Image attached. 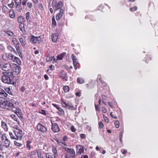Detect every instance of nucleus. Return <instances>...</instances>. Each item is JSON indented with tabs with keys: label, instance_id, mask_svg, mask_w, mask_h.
<instances>
[{
	"label": "nucleus",
	"instance_id": "obj_1",
	"mask_svg": "<svg viewBox=\"0 0 158 158\" xmlns=\"http://www.w3.org/2000/svg\"><path fill=\"white\" fill-rule=\"evenodd\" d=\"M16 102L13 99H11L10 101L2 102L0 104V107L4 109H7L16 114H20L21 113V110L19 107L16 106Z\"/></svg>",
	"mask_w": 158,
	"mask_h": 158
},
{
	"label": "nucleus",
	"instance_id": "obj_2",
	"mask_svg": "<svg viewBox=\"0 0 158 158\" xmlns=\"http://www.w3.org/2000/svg\"><path fill=\"white\" fill-rule=\"evenodd\" d=\"M3 75L2 76V80L6 83L13 84L14 83V76L11 72H3Z\"/></svg>",
	"mask_w": 158,
	"mask_h": 158
},
{
	"label": "nucleus",
	"instance_id": "obj_3",
	"mask_svg": "<svg viewBox=\"0 0 158 158\" xmlns=\"http://www.w3.org/2000/svg\"><path fill=\"white\" fill-rule=\"evenodd\" d=\"M13 132L15 136H13V134L12 132H9V135L11 138L13 139L21 140L23 135V133L22 130L21 129H14Z\"/></svg>",
	"mask_w": 158,
	"mask_h": 158
},
{
	"label": "nucleus",
	"instance_id": "obj_4",
	"mask_svg": "<svg viewBox=\"0 0 158 158\" xmlns=\"http://www.w3.org/2000/svg\"><path fill=\"white\" fill-rule=\"evenodd\" d=\"M7 56V59L12 60L13 62H16L19 65L21 64V61L20 59L19 58L15 56L11 53H9L8 54H6L5 55L3 56V59H4L5 56Z\"/></svg>",
	"mask_w": 158,
	"mask_h": 158
},
{
	"label": "nucleus",
	"instance_id": "obj_5",
	"mask_svg": "<svg viewBox=\"0 0 158 158\" xmlns=\"http://www.w3.org/2000/svg\"><path fill=\"white\" fill-rule=\"evenodd\" d=\"M63 148L67 152L65 156L66 157H71L72 158H75V152L73 149L66 147H63Z\"/></svg>",
	"mask_w": 158,
	"mask_h": 158
},
{
	"label": "nucleus",
	"instance_id": "obj_6",
	"mask_svg": "<svg viewBox=\"0 0 158 158\" xmlns=\"http://www.w3.org/2000/svg\"><path fill=\"white\" fill-rule=\"evenodd\" d=\"M30 42L33 44H36L39 43L41 40V38L40 36L38 37L32 35H31L29 37Z\"/></svg>",
	"mask_w": 158,
	"mask_h": 158
},
{
	"label": "nucleus",
	"instance_id": "obj_7",
	"mask_svg": "<svg viewBox=\"0 0 158 158\" xmlns=\"http://www.w3.org/2000/svg\"><path fill=\"white\" fill-rule=\"evenodd\" d=\"M13 65L14 66L13 68V71L12 73V74L17 75L20 73L21 70V67L19 65L15 64H13Z\"/></svg>",
	"mask_w": 158,
	"mask_h": 158
},
{
	"label": "nucleus",
	"instance_id": "obj_8",
	"mask_svg": "<svg viewBox=\"0 0 158 158\" xmlns=\"http://www.w3.org/2000/svg\"><path fill=\"white\" fill-rule=\"evenodd\" d=\"M56 1L53 0L52 3V6L54 7L56 10H57L61 8L63 6V2L61 1H60L58 3H56Z\"/></svg>",
	"mask_w": 158,
	"mask_h": 158
},
{
	"label": "nucleus",
	"instance_id": "obj_9",
	"mask_svg": "<svg viewBox=\"0 0 158 158\" xmlns=\"http://www.w3.org/2000/svg\"><path fill=\"white\" fill-rule=\"evenodd\" d=\"M76 154L77 155L83 153L85 149L84 147L81 145H77L76 147Z\"/></svg>",
	"mask_w": 158,
	"mask_h": 158
},
{
	"label": "nucleus",
	"instance_id": "obj_10",
	"mask_svg": "<svg viewBox=\"0 0 158 158\" xmlns=\"http://www.w3.org/2000/svg\"><path fill=\"white\" fill-rule=\"evenodd\" d=\"M37 129L38 131L43 132H46L47 131V128L41 124L39 123L37 126Z\"/></svg>",
	"mask_w": 158,
	"mask_h": 158
},
{
	"label": "nucleus",
	"instance_id": "obj_11",
	"mask_svg": "<svg viewBox=\"0 0 158 158\" xmlns=\"http://www.w3.org/2000/svg\"><path fill=\"white\" fill-rule=\"evenodd\" d=\"M1 66L2 67V70L5 71H9L11 68V65L9 63L4 64L2 66L1 65Z\"/></svg>",
	"mask_w": 158,
	"mask_h": 158
},
{
	"label": "nucleus",
	"instance_id": "obj_12",
	"mask_svg": "<svg viewBox=\"0 0 158 158\" xmlns=\"http://www.w3.org/2000/svg\"><path fill=\"white\" fill-rule=\"evenodd\" d=\"M52 124V130L54 132H58L60 131V128L57 125L56 123H53L51 122Z\"/></svg>",
	"mask_w": 158,
	"mask_h": 158
},
{
	"label": "nucleus",
	"instance_id": "obj_13",
	"mask_svg": "<svg viewBox=\"0 0 158 158\" xmlns=\"http://www.w3.org/2000/svg\"><path fill=\"white\" fill-rule=\"evenodd\" d=\"M71 57L73 61V63L74 66V68L75 70H77V64H79L77 59V58L76 56L73 54L72 55Z\"/></svg>",
	"mask_w": 158,
	"mask_h": 158
},
{
	"label": "nucleus",
	"instance_id": "obj_14",
	"mask_svg": "<svg viewBox=\"0 0 158 158\" xmlns=\"http://www.w3.org/2000/svg\"><path fill=\"white\" fill-rule=\"evenodd\" d=\"M1 127L5 131H8V127L7 124L2 121L1 122Z\"/></svg>",
	"mask_w": 158,
	"mask_h": 158
},
{
	"label": "nucleus",
	"instance_id": "obj_15",
	"mask_svg": "<svg viewBox=\"0 0 158 158\" xmlns=\"http://www.w3.org/2000/svg\"><path fill=\"white\" fill-rule=\"evenodd\" d=\"M3 142L4 143L3 145L4 147L9 149V148L10 147V141L8 139L6 140H4Z\"/></svg>",
	"mask_w": 158,
	"mask_h": 158
},
{
	"label": "nucleus",
	"instance_id": "obj_16",
	"mask_svg": "<svg viewBox=\"0 0 158 158\" xmlns=\"http://www.w3.org/2000/svg\"><path fill=\"white\" fill-rule=\"evenodd\" d=\"M60 13L58 14L56 16V20H59L61 17L64 12V10L62 9H60Z\"/></svg>",
	"mask_w": 158,
	"mask_h": 158
},
{
	"label": "nucleus",
	"instance_id": "obj_17",
	"mask_svg": "<svg viewBox=\"0 0 158 158\" xmlns=\"http://www.w3.org/2000/svg\"><path fill=\"white\" fill-rule=\"evenodd\" d=\"M58 37V35L56 34H53L52 35V40L54 43L56 42Z\"/></svg>",
	"mask_w": 158,
	"mask_h": 158
},
{
	"label": "nucleus",
	"instance_id": "obj_18",
	"mask_svg": "<svg viewBox=\"0 0 158 158\" xmlns=\"http://www.w3.org/2000/svg\"><path fill=\"white\" fill-rule=\"evenodd\" d=\"M18 21L19 23L22 24L23 22H25L26 20L25 18L23 16L21 15L18 17Z\"/></svg>",
	"mask_w": 158,
	"mask_h": 158
},
{
	"label": "nucleus",
	"instance_id": "obj_19",
	"mask_svg": "<svg viewBox=\"0 0 158 158\" xmlns=\"http://www.w3.org/2000/svg\"><path fill=\"white\" fill-rule=\"evenodd\" d=\"M66 74L64 71H62L60 74V76L65 81H67V80L66 78Z\"/></svg>",
	"mask_w": 158,
	"mask_h": 158
},
{
	"label": "nucleus",
	"instance_id": "obj_20",
	"mask_svg": "<svg viewBox=\"0 0 158 158\" xmlns=\"http://www.w3.org/2000/svg\"><path fill=\"white\" fill-rule=\"evenodd\" d=\"M26 18L28 22H30L31 21V19L30 16V13L27 12L25 15Z\"/></svg>",
	"mask_w": 158,
	"mask_h": 158
},
{
	"label": "nucleus",
	"instance_id": "obj_21",
	"mask_svg": "<svg viewBox=\"0 0 158 158\" xmlns=\"http://www.w3.org/2000/svg\"><path fill=\"white\" fill-rule=\"evenodd\" d=\"M10 117H11L13 119L16 121L17 122L18 124H19V123H20L19 121V119L16 115H15V114H12L11 115Z\"/></svg>",
	"mask_w": 158,
	"mask_h": 158
},
{
	"label": "nucleus",
	"instance_id": "obj_22",
	"mask_svg": "<svg viewBox=\"0 0 158 158\" xmlns=\"http://www.w3.org/2000/svg\"><path fill=\"white\" fill-rule=\"evenodd\" d=\"M0 95L5 97H6L8 95V94L5 92L1 88H0Z\"/></svg>",
	"mask_w": 158,
	"mask_h": 158
},
{
	"label": "nucleus",
	"instance_id": "obj_23",
	"mask_svg": "<svg viewBox=\"0 0 158 158\" xmlns=\"http://www.w3.org/2000/svg\"><path fill=\"white\" fill-rule=\"evenodd\" d=\"M19 40L23 46L24 47L25 46L26 42L24 39L22 37H20L19 39Z\"/></svg>",
	"mask_w": 158,
	"mask_h": 158
},
{
	"label": "nucleus",
	"instance_id": "obj_24",
	"mask_svg": "<svg viewBox=\"0 0 158 158\" xmlns=\"http://www.w3.org/2000/svg\"><path fill=\"white\" fill-rule=\"evenodd\" d=\"M9 15L11 18H14L15 17V14L14 10L12 9H11L9 10Z\"/></svg>",
	"mask_w": 158,
	"mask_h": 158
},
{
	"label": "nucleus",
	"instance_id": "obj_25",
	"mask_svg": "<svg viewBox=\"0 0 158 158\" xmlns=\"http://www.w3.org/2000/svg\"><path fill=\"white\" fill-rule=\"evenodd\" d=\"M52 152L53 155L55 156L56 157L58 156V152L56 148L55 147H53L52 148Z\"/></svg>",
	"mask_w": 158,
	"mask_h": 158
},
{
	"label": "nucleus",
	"instance_id": "obj_26",
	"mask_svg": "<svg viewBox=\"0 0 158 158\" xmlns=\"http://www.w3.org/2000/svg\"><path fill=\"white\" fill-rule=\"evenodd\" d=\"M46 157L47 158H56L55 156L51 153H48L46 154Z\"/></svg>",
	"mask_w": 158,
	"mask_h": 158
},
{
	"label": "nucleus",
	"instance_id": "obj_27",
	"mask_svg": "<svg viewBox=\"0 0 158 158\" xmlns=\"http://www.w3.org/2000/svg\"><path fill=\"white\" fill-rule=\"evenodd\" d=\"M0 137L1 138V140L3 142L8 139L5 133L3 134Z\"/></svg>",
	"mask_w": 158,
	"mask_h": 158
},
{
	"label": "nucleus",
	"instance_id": "obj_28",
	"mask_svg": "<svg viewBox=\"0 0 158 158\" xmlns=\"http://www.w3.org/2000/svg\"><path fill=\"white\" fill-rule=\"evenodd\" d=\"M65 53L61 54L57 56L56 60H62L65 55Z\"/></svg>",
	"mask_w": 158,
	"mask_h": 158
},
{
	"label": "nucleus",
	"instance_id": "obj_29",
	"mask_svg": "<svg viewBox=\"0 0 158 158\" xmlns=\"http://www.w3.org/2000/svg\"><path fill=\"white\" fill-rule=\"evenodd\" d=\"M77 82L78 83L81 84L84 82L85 81L82 78L79 77L77 78Z\"/></svg>",
	"mask_w": 158,
	"mask_h": 158
},
{
	"label": "nucleus",
	"instance_id": "obj_30",
	"mask_svg": "<svg viewBox=\"0 0 158 158\" xmlns=\"http://www.w3.org/2000/svg\"><path fill=\"white\" fill-rule=\"evenodd\" d=\"M6 33L10 36L14 37L15 36L14 33L10 31H6Z\"/></svg>",
	"mask_w": 158,
	"mask_h": 158
},
{
	"label": "nucleus",
	"instance_id": "obj_31",
	"mask_svg": "<svg viewBox=\"0 0 158 158\" xmlns=\"http://www.w3.org/2000/svg\"><path fill=\"white\" fill-rule=\"evenodd\" d=\"M5 89L6 91L10 95L12 94L10 87H6L5 88Z\"/></svg>",
	"mask_w": 158,
	"mask_h": 158
},
{
	"label": "nucleus",
	"instance_id": "obj_32",
	"mask_svg": "<svg viewBox=\"0 0 158 158\" xmlns=\"http://www.w3.org/2000/svg\"><path fill=\"white\" fill-rule=\"evenodd\" d=\"M63 90L65 93H67L69 91V88L68 86L65 85L63 87Z\"/></svg>",
	"mask_w": 158,
	"mask_h": 158
},
{
	"label": "nucleus",
	"instance_id": "obj_33",
	"mask_svg": "<svg viewBox=\"0 0 158 158\" xmlns=\"http://www.w3.org/2000/svg\"><path fill=\"white\" fill-rule=\"evenodd\" d=\"M66 108L71 110H73L74 109L73 106L70 103H68Z\"/></svg>",
	"mask_w": 158,
	"mask_h": 158
},
{
	"label": "nucleus",
	"instance_id": "obj_34",
	"mask_svg": "<svg viewBox=\"0 0 158 158\" xmlns=\"http://www.w3.org/2000/svg\"><path fill=\"white\" fill-rule=\"evenodd\" d=\"M7 48L8 50H10L11 52H16L15 50L13 47L10 46H8L7 47Z\"/></svg>",
	"mask_w": 158,
	"mask_h": 158
},
{
	"label": "nucleus",
	"instance_id": "obj_35",
	"mask_svg": "<svg viewBox=\"0 0 158 158\" xmlns=\"http://www.w3.org/2000/svg\"><path fill=\"white\" fill-rule=\"evenodd\" d=\"M31 143V141L29 140H27L26 142V147L28 148L29 150H30L31 148V146L30 144Z\"/></svg>",
	"mask_w": 158,
	"mask_h": 158
},
{
	"label": "nucleus",
	"instance_id": "obj_36",
	"mask_svg": "<svg viewBox=\"0 0 158 158\" xmlns=\"http://www.w3.org/2000/svg\"><path fill=\"white\" fill-rule=\"evenodd\" d=\"M15 7L16 10L18 11H20L22 9L21 5H16Z\"/></svg>",
	"mask_w": 158,
	"mask_h": 158
},
{
	"label": "nucleus",
	"instance_id": "obj_37",
	"mask_svg": "<svg viewBox=\"0 0 158 158\" xmlns=\"http://www.w3.org/2000/svg\"><path fill=\"white\" fill-rule=\"evenodd\" d=\"M8 10V7L5 5H3L2 7V10L5 13Z\"/></svg>",
	"mask_w": 158,
	"mask_h": 158
},
{
	"label": "nucleus",
	"instance_id": "obj_38",
	"mask_svg": "<svg viewBox=\"0 0 158 158\" xmlns=\"http://www.w3.org/2000/svg\"><path fill=\"white\" fill-rule=\"evenodd\" d=\"M137 9V7L136 6L133 7H131L130 9V10L131 12L136 11Z\"/></svg>",
	"mask_w": 158,
	"mask_h": 158
},
{
	"label": "nucleus",
	"instance_id": "obj_39",
	"mask_svg": "<svg viewBox=\"0 0 158 158\" xmlns=\"http://www.w3.org/2000/svg\"><path fill=\"white\" fill-rule=\"evenodd\" d=\"M59 111V114L60 115H63L64 114V111L63 109L59 107L58 108V109H57Z\"/></svg>",
	"mask_w": 158,
	"mask_h": 158
},
{
	"label": "nucleus",
	"instance_id": "obj_40",
	"mask_svg": "<svg viewBox=\"0 0 158 158\" xmlns=\"http://www.w3.org/2000/svg\"><path fill=\"white\" fill-rule=\"evenodd\" d=\"M61 104L62 105L63 107L66 108L68 103H67L64 101H62L61 102Z\"/></svg>",
	"mask_w": 158,
	"mask_h": 158
},
{
	"label": "nucleus",
	"instance_id": "obj_41",
	"mask_svg": "<svg viewBox=\"0 0 158 158\" xmlns=\"http://www.w3.org/2000/svg\"><path fill=\"white\" fill-rule=\"evenodd\" d=\"M115 127L116 128H118L119 126V123L118 121H116L114 122Z\"/></svg>",
	"mask_w": 158,
	"mask_h": 158
},
{
	"label": "nucleus",
	"instance_id": "obj_42",
	"mask_svg": "<svg viewBox=\"0 0 158 158\" xmlns=\"http://www.w3.org/2000/svg\"><path fill=\"white\" fill-rule=\"evenodd\" d=\"M15 2L16 5H21L22 0H15Z\"/></svg>",
	"mask_w": 158,
	"mask_h": 158
},
{
	"label": "nucleus",
	"instance_id": "obj_43",
	"mask_svg": "<svg viewBox=\"0 0 158 158\" xmlns=\"http://www.w3.org/2000/svg\"><path fill=\"white\" fill-rule=\"evenodd\" d=\"M114 114V113L111 112L110 113V115L114 119H116L117 118V116L115 115Z\"/></svg>",
	"mask_w": 158,
	"mask_h": 158
},
{
	"label": "nucleus",
	"instance_id": "obj_44",
	"mask_svg": "<svg viewBox=\"0 0 158 158\" xmlns=\"http://www.w3.org/2000/svg\"><path fill=\"white\" fill-rule=\"evenodd\" d=\"M14 143L17 146L20 147L22 146V144L20 143H18L16 141H14Z\"/></svg>",
	"mask_w": 158,
	"mask_h": 158
},
{
	"label": "nucleus",
	"instance_id": "obj_45",
	"mask_svg": "<svg viewBox=\"0 0 158 158\" xmlns=\"http://www.w3.org/2000/svg\"><path fill=\"white\" fill-rule=\"evenodd\" d=\"M52 24L54 25V26H55L56 25V22L55 20L54 17H53L52 18Z\"/></svg>",
	"mask_w": 158,
	"mask_h": 158
},
{
	"label": "nucleus",
	"instance_id": "obj_46",
	"mask_svg": "<svg viewBox=\"0 0 158 158\" xmlns=\"http://www.w3.org/2000/svg\"><path fill=\"white\" fill-rule=\"evenodd\" d=\"M27 6L30 8H31L33 7L32 3L31 2H28L27 4Z\"/></svg>",
	"mask_w": 158,
	"mask_h": 158
},
{
	"label": "nucleus",
	"instance_id": "obj_47",
	"mask_svg": "<svg viewBox=\"0 0 158 158\" xmlns=\"http://www.w3.org/2000/svg\"><path fill=\"white\" fill-rule=\"evenodd\" d=\"M14 5V2L13 1H12L11 3L8 4V6L10 8H12L13 7Z\"/></svg>",
	"mask_w": 158,
	"mask_h": 158
},
{
	"label": "nucleus",
	"instance_id": "obj_48",
	"mask_svg": "<svg viewBox=\"0 0 158 158\" xmlns=\"http://www.w3.org/2000/svg\"><path fill=\"white\" fill-rule=\"evenodd\" d=\"M98 125L99 126V127L101 129L104 126V124L102 122H99Z\"/></svg>",
	"mask_w": 158,
	"mask_h": 158
},
{
	"label": "nucleus",
	"instance_id": "obj_49",
	"mask_svg": "<svg viewBox=\"0 0 158 158\" xmlns=\"http://www.w3.org/2000/svg\"><path fill=\"white\" fill-rule=\"evenodd\" d=\"M12 42L14 44H16V43H18V41L16 38H13L12 39Z\"/></svg>",
	"mask_w": 158,
	"mask_h": 158
},
{
	"label": "nucleus",
	"instance_id": "obj_50",
	"mask_svg": "<svg viewBox=\"0 0 158 158\" xmlns=\"http://www.w3.org/2000/svg\"><path fill=\"white\" fill-rule=\"evenodd\" d=\"M63 140H57V142L60 145H63Z\"/></svg>",
	"mask_w": 158,
	"mask_h": 158
},
{
	"label": "nucleus",
	"instance_id": "obj_51",
	"mask_svg": "<svg viewBox=\"0 0 158 158\" xmlns=\"http://www.w3.org/2000/svg\"><path fill=\"white\" fill-rule=\"evenodd\" d=\"M52 60V58L50 57H48L46 59L47 62H51Z\"/></svg>",
	"mask_w": 158,
	"mask_h": 158
},
{
	"label": "nucleus",
	"instance_id": "obj_52",
	"mask_svg": "<svg viewBox=\"0 0 158 158\" xmlns=\"http://www.w3.org/2000/svg\"><path fill=\"white\" fill-rule=\"evenodd\" d=\"M37 156L38 157V158H40V157H42L41 156V152L40 151H38L37 152Z\"/></svg>",
	"mask_w": 158,
	"mask_h": 158
},
{
	"label": "nucleus",
	"instance_id": "obj_53",
	"mask_svg": "<svg viewBox=\"0 0 158 158\" xmlns=\"http://www.w3.org/2000/svg\"><path fill=\"white\" fill-rule=\"evenodd\" d=\"M39 112L40 113L43 114H44V115H46V114L45 111L44 110H41Z\"/></svg>",
	"mask_w": 158,
	"mask_h": 158
},
{
	"label": "nucleus",
	"instance_id": "obj_54",
	"mask_svg": "<svg viewBox=\"0 0 158 158\" xmlns=\"http://www.w3.org/2000/svg\"><path fill=\"white\" fill-rule=\"evenodd\" d=\"M95 106L96 110L97 111H99L100 110V109H99V105L98 104L96 105L95 103Z\"/></svg>",
	"mask_w": 158,
	"mask_h": 158
},
{
	"label": "nucleus",
	"instance_id": "obj_55",
	"mask_svg": "<svg viewBox=\"0 0 158 158\" xmlns=\"http://www.w3.org/2000/svg\"><path fill=\"white\" fill-rule=\"evenodd\" d=\"M80 137L82 139H85L86 138V136L85 134H82L80 135Z\"/></svg>",
	"mask_w": 158,
	"mask_h": 158
},
{
	"label": "nucleus",
	"instance_id": "obj_56",
	"mask_svg": "<svg viewBox=\"0 0 158 158\" xmlns=\"http://www.w3.org/2000/svg\"><path fill=\"white\" fill-rule=\"evenodd\" d=\"M27 0H23L22 4L23 6L26 5Z\"/></svg>",
	"mask_w": 158,
	"mask_h": 158
},
{
	"label": "nucleus",
	"instance_id": "obj_57",
	"mask_svg": "<svg viewBox=\"0 0 158 158\" xmlns=\"http://www.w3.org/2000/svg\"><path fill=\"white\" fill-rule=\"evenodd\" d=\"M71 129L73 132H74L76 131V130H75V128L74 126H72L71 127Z\"/></svg>",
	"mask_w": 158,
	"mask_h": 158
},
{
	"label": "nucleus",
	"instance_id": "obj_58",
	"mask_svg": "<svg viewBox=\"0 0 158 158\" xmlns=\"http://www.w3.org/2000/svg\"><path fill=\"white\" fill-rule=\"evenodd\" d=\"M16 49H19V43H16Z\"/></svg>",
	"mask_w": 158,
	"mask_h": 158
},
{
	"label": "nucleus",
	"instance_id": "obj_59",
	"mask_svg": "<svg viewBox=\"0 0 158 158\" xmlns=\"http://www.w3.org/2000/svg\"><path fill=\"white\" fill-rule=\"evenodd\" d=\"M36 152L35 151H33L31 152L30 153V155L31 156H32V155H35Z\"/></svg>",
	"mask_w": 158,
	"mask_h": 158
},
{
	"label": "nucleus",
	"instance_id": "obj_60",
	"mask_svg": "<svg viewBox=\"0 0 158 158\" xmlns=\"http://www.w3.org/2000/svg\"><path fill=\"white\" fill-rule=\"evenodd\" d=\"M26 89L25 88V87L24 86H23L22 87L21 89V91L22 92H24L25 91Z\"/></svg>",
	"mask_w": 158,
	"mask_h": 158
},
{
	"label": "nucleus",
	"instance_id": "obj_61",
	"mask_svg": "<svg viewBox=\"0 0 158 158\" xmlns=\"http://www.w3.org/2000/svg\"><path fill=\"white\" fill-rule=\"evenodd\" d=\"M50 69L52 70H53L54 69V66L53 65H51L49 67Z\"/></svg>",
	"mask_w": 158,
	"mask_h": 158
},
{
	"label": "nucleus",
	"instance_id": "obj_62",
	"mask_svg": "<svg viewBox=\"0 0 158 158\" xmlns=\"http://www.w3.org/2000/svg\"><path fill=\"white\" fill-rule=\"evenodd\" d=\"M102 112L103 113H106V109L104 107H102Z\"/></svg>",
	"mask_w": 158,
	"mask_h": 158
},
{
	"label": "nucleus",
	"instance_id": "obj_63",
	"mask_svg": "<svg viewBox=\"0 0 158 158\" xmlns=\"http://www.w3.org/2000/svg\"><path fill=\"white\" fill-rule=\"evenodd\" d=\"M80 94V93L79 92H77L76 93V95L77 96L80 97L81 95Z\"/></svg>",
	"mask_w": 158,
	"mask_h": 158
},
{
	"label": "nucleus",
	"instance_id": "obj_64",
	"mask_svg": "<svg viewBox=\"0 0 158 158\" xmlns=\"http://www.w3.org/2000/svg\"><path fill=\"white\" fill-rule=\"evenodd\" d=\"M44 78L46 80H48V76L46 74H45L44 75Z\"/></svg>",
	"mask_w": 158,
	"mask_h": 158
}]
</instances>
